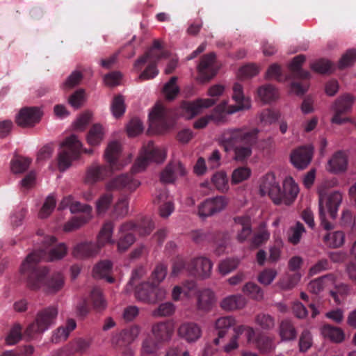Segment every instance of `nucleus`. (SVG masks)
<instances>
[{
    "label": "nucleus",
    "instance_id": "obj_1",
    "mask_svg": "<svg viewBox=\"0 0 356 356\" xmlns=\"http://www.w3.org/2000/svg\"><path fill=\"white\" fill-rule=\"evenodd\" d=\"M257 135V129H229L223 131L220 140L226 151L233 148L235 159L242 161L250 156L251 147L256 143Z\"/></svg>",
    "mask_w": 356,
    "mask_h": 356
},
{
    "label": "nucleus",
    "instance_id": "obj_2",
    "mask_svg": "<svg viewBox=\"0 0 356 356\" xmlns=\"http://www.w3.org/2000/svg\"><path fill=\"white\" fill-rule=\"evenodd\" d=\"M67 248L65 243L56 244V238L53 236H47L42 241L41 250L29 254L21 266L22 273L29 272L35 268L41 261H53L63 258L67 254Z\"/></svg>",
    "mask_w": 356,
    "mask_h": 356
},
{
    "label": "nucleus",
    "instance_id": "obj_3",
    "mask_svg": "<svg viewBox=\"0 0 356 356\" xmlns=\"http://www.w3.org/2000/svg\"><path fill=\"white\" fill-rule=\"evenodd\" d=\"M261 196L268 195L275 204L290 205L299 193V187L294 179H282L281 183L271 179L264 181L260 186Z\"/></svg>",
    "mask_w": 356,
    "mask_h": 356
},
{
    "label": "nucleus",
    "instance_id": "obj_4",
    "mask_svg": "<svg viewBox=\"0 0 356 356\" xmlns=\"http://www.w3.org/2000/svg\"><path fill=\"white\" fill-rule=\"evenodd\" d=\"M168 52L162 48L161 42L155 40L152 46L134 63V69L139 71L149 61L148 65L140 74L139 79L141 80H148L155 77L159 74L157 69L158 62L163 58H168Z\"/></svg>",
    "mask_w": 356,
    "mask_h": 356
},
{
    "label": "nucleus",
    "instance_id": "obj_5",
    "mask_svg": "<svg viewBox=\"0 0 356 356\" xmlns=\"http://www.w3.org/2000/svg\"><path fill=\"white\" fill-rule=\"evenodd\" d=\"M29 271H31V273L28 278L27 284L33 290L42 288L46 293L54 294L63 287L64 278L60 273H57L45 280L44 276L48 273V270L46 268L37 269L33 268Z\"/></svg>",
    "mask_w": 356,
    "mask_h": 356
},
{
    "label": "nucleus",
    "instance_id": "obj_6",
    "mask_svg": "<svg viewBox=\"0 0 356 356\" xmlns=\"http://www.w3.org/2000/svg\"><path fill=\"white\" fill-rule=\"evenodd\" d=\"M232 99L236 102L235 105L227 106V102L223 101L217 105L211 115V119L216 122H223L225 120V113L233 114L240 111L248 110L250 108V100L245 97L243 91V86L238 83H234L233 86Z\"/></svg>",
    "mask_w": 356,
    "mask_h": 356
},
{
    "label": "nucleus",
    "instance_id": "obj_7",
    "mask_svg": "<svg viewBox=\"0 0 356 356\" xmlns=\"http://www.w3.org/2000/svg\"><path fill=\"white\" fill-rule=\"evenodd\" d=\"M121 147L118 142L113 141L108 144L104 156L109 165L92 164L87 170L86 178H104L111 175L114 168H117V161L120 155Z\"/></svg>",
    "mask_w": 356,
    "mask_h": 356
},
{
    "label": "nucleus",
    "instance_id": "obj_8",
    "mask_svg": "<svg viewBox=\"0 0 356 356\" xmlns=\"http://www.w3.org/2000/svg\"><path fill=\"white\" fill-rule=\"evenodd\" d=\"M166 155V150L164 148L156 146L152 141L149 142L132 165L131 175L145 170L149 162H163L165 159Z\"/></svg>",
    "mask_w": 356,
    "mask_h": 356
},
{
    "label": "nucleus",
    "instance_id": "obj_9",
    "mask_svg": "<svg viewBox=\"0 0 356 356\" xmlns=\"http://www.w3.org/2000/svg\"><path fill=\"white\" fill-rule=\"evenodd\" d=\"M81 147V143L74 135L67 138L62 143V149L58 156V167L60 171H65L71 165L72 161L79 157Z\"/></svg>",
    "mask_w": 356,
    "mask_h": 356
},
{
    "label": "nucleus",
    "instance_id": "obj_10",
    "mask_svg": "<svg viewBox=\"0 0 356 356\" xmlns=\"http://www.w3.org/2000/svg\"><path fill=\"white\" fill-rule=\"evenodd\" d=\"M57 316L58 309L55 306L42 309L38 312L35 321L26 330V334L31 336L33 334L44 332L55 323Z\"/></svg>",
    "mask_w": 356,
    "mask_h": 356
},
{
    "label": "nucleus",
    "instance_id": "obj_11",
    "mask_svg": "<svg viewBox=\"0 0 356 356\" xmlns=\"http://www.w3.org/2000/svg\"><path fill=\"white\" fill-rule=\"evenodd\" d=\"M149 120L150 126L159 131L169 129L174 121L172 113L159 104H156L149 113Z\"/></svg>",
    "mask_w": 356,
    "mask_h": 356
},
{
    "label": "nucleus",
    "instance_id": "obj_12",
    "mask_svg": "<svg viewBox=\"0 0 356 356\" xmlns=\"http://www.w3.org/2000/svg\"><path fill=\"white\" fill-rule=\"evenodd\" d=\"M353 104V98L350 95H343L337 98L332 106L334 115L331 122L337 124H342L348 122L350 119L342 115L350 111Z\"/></svg>",
    "mask_w": 356,
    "mask_h": 356
},
{
    "label": "nucleus",
    "instance_id": "obj_13",
    "mask_svg": "<svg viewBox=\"0 0 356 356\" xmlns=\"http://www.w3.org/2000/svg\"><path fill=\"white\" fill-rule=\"evenodd\" d=\"M314 154L312 145L300 146L294 149L290 155V161L298 170L305 169L311 163Z\"/></svg>",
    "mask_w": 356,
    "mask_h": 356
},
{
    "label": "nucleus",
    "instance_id": "obj_14",
    "mask_svg": "<svg viewBox=\"0 0 356 356\" xmlns=\"http://www.w3.org/2000/svg\"><path fill=\"white\" fill-rule=\"evenodd\" d=\"M42 112L38 107H24L15 117L16 124L21 127H32L38 124L42 118Z\"/></svg>",
    "mask_w": 356,
    "mask_h": 356
},
{
    "label": "nucleus",
    "instance_id": "obj_15",
    "mask_svg": "<svg viewBox=\"0 0 356 356\" xmlns=\"http://www.w3.org/2000/svg\"><path fill=\"white\" fill-rule=\"evenodd\" d=\"M213 264L204 257H196L191 260L187 264L186 270L192 275L206 279L210 277Z\"/></svg>",
    "mask_w": 356,
    "mask_h": 356
},
{
    "label": "nucleus",
    "instance_id": "obj_16",
    "mask_svg": "<svg viewBox=\"0 0 356 356\" xmlns=\"http://www.w3.org/2000/svg\"><path fill=\"white\" fill-rule=\"evenodd\" d=\"M214 99H198L194 102H184L181 108L182 115L187 119H191L201 113L203 108H209L215 104Z\"/></svg>",
    "mask_w": 356,
    "mask_h": 356
},
{
    "label": "nucleus",
    "instance_id": "obj_17",
    "mask_svg": "<svg viewBox=\"0 0 356 356\" xmlns=\"http://www.w3.org/2000/svg\"><path fill=\"white\" fill-rule=\"evenodd\" d=\"M216 54L211 52L204 55L197 66V71L200 78L205 81L211 79L216 74L217 69L215 66Z\"/></svg>",
    "mask_w": 356,
    "mask_h": 356
},
{
    "label": "nucleus",
    "instance_id": "obj_18",
    "mask_svg": "<svg viewBox=\"0 0 356 356\" xmlns=\"http://www.w3.org/2000/svg\"><path fill=\"white\" fill-rule=\"evenodd\" d=\"M227 205V202L222 197H217L205 200L199 207V215L205 218L222 211Z\"/></svg>",
    "mask_w": 356,
    "mask_h": 356
},
{
    "label": "nucleus",
    "instance_id": "obj_19",
    "mask_svg": "<svg viewBox=\"0 0 356 356\" xmlns=\"http://www.w3.org/2000/svg\"><path fill=\"white\" fill-rule=\"evenodd\" d=\"M151 332L157 342H168L173 335L174 325L170 321L158 322L152 325Z\"/></svg>",
    "mask_w": 356,
    "mask_h": 356
},
{
    "label": "nucleus",
    "instance_id": "obj_20",
    "mask_svg": "<svg viewBox=\"0 0 356 356\" xmlns=\"http://www.w3.org/2000/svg\"><path fill=\"white\" fill-rule=\"evenodd\" d=\"M100 250L95 243L84 241L76 243L72 250V255L79 259H89L95 257Z\"/></svg>",
    "mask_w": 356,
    "mask_h": 356
},
{
    "label": "nucleus",
    "instance_id": "obj_21",
    "mask_svg": "<svg viewBox=\"0 0 356 356\" xmlns=\"http://www.w3.org/2000/svg\"><path fill=\"white\" fill-rule=\"evenodd\" d=\"M202 333L201 327L194 322L184 323L178 328L179 336L188 343L197 341L200 339Z\"/></svg>",
    "mask_w": 356,
    "mask_h": 356
},
{
    "label": "nucleus",
    "instance_id": "obj_22",
    "mask_svg": "<svg viewBox=\"0 0 356 356\" xmlns=\"http://www.w3.org/2000/svg\"><path fill=\"white\" fill-rule=\"evenodd\" d=\"M332 286H335L339 289L346 290L347 289L346 285H337L334 275H327L311 281L308 285V290L312 293L318 294L324 289L331 287Z\"/></svg>",
    "mask_w": 356,
    "mask_h": 356
},
{
    "label": "nucleus",
    "instance_id": "obj_23",
    "mask_svg": "<svg viewBox=\"0 0 356 356\" xmlns=\"http://www.w3.org/2000/svg\"><path fill=\"white\" fill-rule=\"evenodd\" d=\"M216 302L214 292L208 289H203L197 295L196 309L199 312L208 313L212 309Z\"/></svg>",
    "mask_w": 356,
    "mask_h": 356
},
{
    "label": "nucleus",
    "instance_id": "obj_24",
    "mask_svg": "<svg viewBox=\"0 0 356 356\" xmlns=\"http://www.w3.org/2000/svg\"><path fill=\"white\" fill-rule=\"evenodd\" d=\"M348 163L347 154L343 151H337L328 161L327 170L333 174H340L347 170Z\"/></svg>",
    "mask_w": 356,
    "mask_h": 356
},
{
    "label": "nucleus",
    "instance_id": "obj_25",
    "mask_svg": "<svg viewBox=\"0 0 356 356\" xmlns=\"http://www.w3.org/2000/svg\"><path fill=\"white\" fill-rule=\"evenodd\" d=\"M247 305L246 298L241 294L229 295L222 299L220 307L225 312H234L243 309Z\"/></svg>",
    "mask_w": 356,
    "mask_h": 356
},
{
    "label": "nucleus",
    "instance_id": "obj_26",
    "mask_svg": "<svg viewBox=\"0 0 356 356\" xmlns=\"http://www.w3.org/2000/svg\"><path fill=\"white\" fill-rule=\"evenodd\" d=\"M236 325V319L233 316H221L217 318L214 323L215 329L218 331V337L214 339L216 345L220 344V339H223L227 334L229 328Z\"/></svg>",
    "mask_w": 356,
    "mask_h": 356
},
{
    "label": "nucleus",
    "instance_id": "obj_27",
    "mask_svg": "<svg viewBox=\"0 0 356 356\" xmlns=\"http://www.w3.org/2000/svg\"><path fill=\"white\" fill-rule=\"evenodd\" d=\"M114 230V223L111 221H107L104 223L97 236L96 245L101 250L107 244H114L115 240L113 238Z\"/></svg>",
    "mask_w": 356,
    "mask_h": 356
},
{
    "label": "nucleus",
    "instance_id": "obj_28",
    "mask_svg": "<svg viewBox=\"0 0 356 356\" xmlns=\"http://www.w3.org/2000/svg\"><path fill=\"white\" fill-rule=\"evenodd\" d=\"M140 182L138 179H111L107 184L109 189L122 190L126 192H132L139 186Z\"/></svg>",
    "mask_w": 356,
    "mask_h": 356
},
{
    "label": "nucleus",
    "instance_id": "obj_29",
    "mask_svg": "<svg viewBox=\"0 0 356 356\" xmlns=\"http://www.w3.org/2000/svg\"><path fill=\"white\" fill-rule=\"evenodd\" d=\"M305 61L304 55H298L295 56L289 65V70L293 76L296 78L302 79H308L310 77V73L302 68V65Z\"/></svg>",
    "mask_w": 356,
    "mask_h": 356
},
{
    "label": "nucleus",
    "instance_id": "obj_30",
    "mask_svg": "<svg viewBox=\"0 0 356 356\" xmlns=\"http://www.w3.org/2000/svg\"><path fill=\"white\" fill-rule=\"evenodd\" d=\"M187 174V170L183 164L177 161H171L162 172L160 178H175L184 177Z\"/></svg>",
    "mask_w": 356,
    "mask_h": 356
},
{
    "label": "nucleus",
    "instance_id": "obj_31",
    "mask_svg": "<svg viewBox=\"0 0 356 356\" xmlns=\"http://www.w3.org/2000/svg\"><path fill=\"white\" fill-rule=\"evenodd\" d=\"M113 264L109 260H104L97 263L93 268L92 275L95 278H105L109 283L114 282V278L108 276L111 270Z\"/></svg>",
    "mask_w": 356,
    "mask_h": 356
},
{
    "label": "nucleus",
    "instance_id": "obj_32",
    "mask_svg": "<svg viewBox=\"0 0 356 356\" xmlns=\"http://www.w3.org/2000/svg\"><path fill=\"white\" fill-rule=\"evenodd\" d=\"M278 332L282 341L294 340L297 336L294 325L288 319H284L280 322Z\"/></svg>",
    "mask_w": 356,
    "mask_h": 356
},
{
    "label": "nucleus",
    "instance_id": "obj_33",
    "mask_svg": "<svg viewBox=\"0 0 356 356\" xmlns=\"http://www.w3.org/2000/svg\"><path fill=\"white\" fill-rule=\"evenodd\" d=\"M321 332L324 338L334 343H341L345 338L344 332L341 328L330 325L323 326Z\"/></svg>",
    "mask_w": 356,
    "mask_h": 356
},
{
    "label": "nucleus",
    "instance_id": "obj_34",
    "mask_svg": "<svg viewBox=\"0 0 356 356\" xmlns=\"http://www.w3.org/2000/svg\"><path fill=\"white\" fill-rule=\"evenodd\" d=\"M327 184L325 183L321 185L318 188V193L319 195L318 206H319V217L321 219V224L325 230H331L333 229V225L326 220L325 213L324 211L323 201L326 193Z\"/></svg>",
    "mask_w": 356,
    "mask_h": 356
},
{
    "label": "nucleus",
    "instance_id": "obj_35",
    "mask_svg": "<svg viewBox=\"0 0 356 356\" xmlns=\"http://www.w3.org/2000/svg\"><path fill=\"white\" fill-rule=\"evenodd\" d=\"M32 159L28 157L17 156L10 161V169L14 174L24 172L30 166Z\"/></svg>",
    "mask_w": 356,
    "mask_h": 356
},
{
    "label": "nucleus",
    "instance_id": "obj_36",
    "mask_svg": "<svg viewBox=\"0 0 356 356\" xmlns=\"http://www.w3.org/2000/svg\"><path fill=\"white\" fill-rule=\"evenodd\" d=\"M341 202L342 195L338 191L332 193L327 197V208L330 216L334 219L337 216L338 209Z\"/></svg>",
    "mask_w": 356,
    "mask_h": 356
},
{
    "label": "nucleus",
    "instance_id": "obj_37",
    "mask_svg": "<svg viewBox=\"0 0 356 356\" xmlns=\"http://www.w3.org/2000/svg\"><path fill=\"white\" fill-rule=\"evenodd\" d=\"M92 216H75L68 220L63 226V230L66 232L75 231L92 219Z\"/></svg>",
    "mask_w": 356,
    "mask_h": 356
},
{
    "label": "nucleus",
    "instance_id": "obj_38",
    "mask_svg": "<svg viewBox=\"0 0 356 356\" xmlns=\"http://www.w3.org/2000/svg\"><path fill=\"white\" fill-rule=\"evenodd\" d=\"M242 291L257 301H261L264 298L261 288L254 282H249L244 284Z\"/></svg>",
    "mask_w": 356,
    "mask_h": 356
},
{
    "label": "nucleus",
    "instance_id": "obj_39",
    "mask_svg": "<svg viewBox=\"0 0 356 356\" xmlns=\"http://www.w3.org/2000/svg\"><path fill=\"white\" fill-rule=\"evenodd\" d=\"M255 346L261 353H269L275 349V344L273 338L260 334L255 340Z\"/></svg>",
    "mask_w": 356,
    "mask_h": 356
},
{
    "label": "nucleus",
    "instance_id": "obj_40",
    "mask_svg": "<svg viewBox=\"0 0 356 356\" xmlns=\"http://www.w3.org/2000/svg\"><path fill=\"white\" fill-rule=\"evenodd\" d=\"M76 324L74 320L68 319L66 325L58 328L54 332V337L56 342L67 339L70 333L76 328Z\"/></svg>",
    "mask_w": 356,
    "mask_h": 356
},
{
    "label": "nucleus",
    "instance_id": "obj_41",
    "mask_svg": "<svg viewBox=\"0 0 356 356\" xmlns=\"http://www.w3.org/2000/svg\"><path fill=\"white\" fill-rule=\"evenodd\" d=\"M103 137L104 129L102 126L95 124L90 128L87 135V141L90 145H98L103 140Z\"/></svg>",
    "mask_w": 356,
    "mask_h": 356
},
{
    "label": "nucleus",
    "instance_id": "obj_42",
    "mask_svg": "<svg viewBox=\"0 0 356 356\" xmlns=\"http://www.w3.org/2000/svg\"><path fill=\"white\" fill-rule=\"evenodd\" d=\"M301 275L299 273L288 275L281 278L277 283L278 287L284 291H289L294 288L300 282Z\"/></svg>",
    "mask_w": 356,
    "mask_h": 356
},
{
    "label": "nucleus",
    "instance_id": "obj_43",
    "mask_svg": "<svg viewBox=\"0 0 356 356\" xmlns=\"http://www.w3.org/2000/svg\"><path fill=\"white\" fill-rule=\"evenodd\" d=\"M113 195L111 193L102 195L96 201V211L97 215H104L113 203Z\"/></svg>",
    "mask_w": 356,
    "mask_h": 356
},
{
    "label": "nucleus",
    "instance_id": "obj_44",
    "mask_svg": "<svg viewBox=\"0 0 356 356\" xmlns=\"http://www.w3.org/2000/svg\"><path fill=\"white\" fill-rule=\"evenodd\" d=\"M257 94L261 100L266 103L273 101L277 97V91L270 84H266L259 88Z\"/></svg>",
    "mask_w": 356,
    "mask_h": 356
},
{
    "label": "nucleus",
    "instance_id": "obj_45",
    "mask_svg": "<svg viewBox=\"0 0 356 356\" xmlns=\"http://www.w3.org/2000/svg\"><path fill=\"white\" fill-rule=\"evenodd\" d=\"M149 286L148 283H143L139 287L136 289L135 297L136 298L141 302L146 303H156V300L154 299L150 294L149 290L147 289Z\"/></svg>",
    "mask_w": 356,
    "mask_h": 356
},
{
    "label": "nucleus",
    "instance_id": "obj_46",
    "mask_svg": "<svg viewBox=\"0 0 356 356\" xmlns=\"http://www.w3.org/2000/svg\"><path fill=\"white\" fill-rule=\"evenodd\" d=\"M255 323L262 330H270L275 327V319L268 314L260 313L255 316Z\"/></svg>",
    "mask_w": 356,
    "mask_h": 356
},
{
    "label": "nucleus",
    "instance_id": "obj_47",
    "mask_svg": "<svg viewBox=\"0 0 356 356\" xmlns=\"http://www.w3.org/2000/svg\"><path fill=\"white\" fill-rule=\"evenodd\" d=\"M175 312V306L170 302L161 303L152 312V316L155 318L165 317L172 315Z\"/></svg>",
    "mask_w": 356,
    "mask_h": 356
},
{
    "label": "nucleus",
    "instance_id": "obj_48",
    "mask_svg": "<svg viewBox=\"0 0 356 356\" xmlns=\"http://www.w3.org/2000/svg\"><path fill=\"white\" fill-rule=\"evenodd\" d=\"M124 99L122 95H118L113 97L111 105V110L116 118L121 117L125 112Z\"/></svg>",
    "mask_w": 356,
    "mask_h": 356
},
{
    "label": "nucleus",
    "instance_id": "obj_49",
    "mask_svg": "<svg viewBox=\"0 0 356 356\" xmlns=\"http://www.w3.org/2000/svg\"><path fill=\"white\" fill-rule=\"evenodd\" d=\"M323 241L330 247L339 248L344 243V234L340 231L329 233L323 237Z\"/></svg>",
    "mask_w": 356,
    "mask_h": 356
},
{
    "label": "nucleus",
    "instance_id": "obj_50",
    "mask_svg": "<svg viewBox=\"0 0 356 356\" xmlns=\"http://www.w3.org/2000/svg\"><path fill=\"white\" fill-rule=\"evenodd\" d=\"M89 346L90 343L88 341L79 339L63 348L62 351H65V353L62 356H67L68 355L73 354L75 352L83 351L88 348Z\"/></svg>",
    "mask_w": 356,
    "mask_h": 356
},
{
    "label": "nucleus",
    "instance_id": "obj_51",
    "mask_svg": "<svg viewBox=\"0 0 356 356\" xmlns=\"http://www.w3.org/2000/svg\"><path fill=\"white\" fill-rule=\"evenodd\" d=\"M22 327L19 323L14 324L10 328L8 335L6 337L5 341L8 345H15L18 343L22 337Z\"/></svg>",
    "mask_w": 356,
    "mask_h": 356
},
{
    "label": "nucleus",
    "instance_id": "obj_52",
    "mask_svg": "<svg viewBox=\"0 0 356 356\" xmlns=\"http://www.w3.org/2000/svg\"><path fill=\"white\" fill-rule=\"evenodd\" d=\"M147 270L143 266H138L132 270L131 278L127 284L126 291L130 292L134 286L146 275Z\"/></svg>",
    "mask_w": 356,
    "mask_h": 356
},
{
    "label": "nucleus",
    "instance_id": "obj_53",
    "mask_svg": "<svg viewBox=\"0 0 356 356\" xmlns=\"http://www.w3.org/2000/svg\"><path fill=\"white\" fill-rule=\"evenodd\" d=\"M239 264L236 259H226L218 264V270L222 275H226L236 270Z\"/></svg>",
    "mask_w": 356,
    "mask_h": 356
},
{
    "label": "nucleus",
    "instance_id": "obj_54",
    "mask_svg": "<svg viewBox=\"0 0 356 356\" xmlns=\"http://www.w3.org/2000/svg\"><path fill=\"white\" fill-rule=\"evenodd\" d=\"M56 201L55 197L50 195L47 197L45 201L38 213V216L40 218H46L50 216L56 207Z\"/></svg>",
    "mask_w": 356,
    "mask_h": 356
},
{
    "label": "nucleus",
    "instance_id": "obj_55",
    "mask_svg": "<svg viewBox=\"0 0 356 356\" xmlns=\"http://www.w3.org/2000/svg\"><path fill=\"white\" fill-rule=\"evenodd\" d=\"M177 77L172 76L163 86V90L168 99H173L179 93V89L177 86Z\"/></svg>",
    "mask_w": 356,
    "mask_h": 356
},
{
    "label": "nucleus",
    "instance_id": "obj_56",
    "mask_svg": "<svg viewBox=\"0 0 356 356\" xmlns=\"http://www.w3.org/2000/svg\"><path fill=\"white\" fill-rule=\"evenodd\" d=\"M356 61V49H350L341 56L338 63V67L341 70L348 67Z\"/></svg>",
    "mask_w": 356,
    "mask_h": 356
},
{
    "label": "nucleus",
    "instance_id": "obj_57",
    "mask_svg": "<svg viewBox=\"0 0 356 356\" xmlns=\"http://www.w3.org/2000/svg\"><path fill=\"white\" fill-rule=\"evenodd\" d=\"M277 272L273 268H266L262 270L258 275V281L260 284L268 286L275 279Z\"/></svg>",
    "mask_w": 356,
    "mask_h": 356
},
{
    "label": "nucleus",
    "instance_id": "obj_58",
    "mask_svg": "<svg viewBox=\"0 0 356 356\" xmlns=\"http://www.w3.org/2000/svg\"><path fill=\"white\" fill-rule=\"evenodd\" d=\"M90 296L93 306L96 309L102 310L106 307V302L99 288H94L91 291Z\"/></svg>",
    "mask_w": 356,
    "mask_h": 356
},
{
    "label": "nucleus",
    "instance_id": "obj_59",
    "mask_svg": "<svg viewBox=\"0 0 356 356\" xmlns=\"http://www.w3.org/2000/svg\"><path fill=\"white\" fill-rule=\"evenodd\" d=\"M158 343L155 339L150 337H146L142 342V354L146 355L154 354L159 349Z\"/></svg>",
    "mask_w": 356,
    "mask_h": 356
},
{
    "label": "nucleus",
    "instance_id": "obj_60",
    "mask_svg": "<svg viewBox=\"0 0 356 356\" xmlns=\"http://www.w3.org/2000/svg\"><path fill=\"white\" fill-rule=\"evenodd\" d=\"M168 268L163 264H158L152 273V281L154 284H159L165 278Z\"/></svg>",
    "mask_w": 356,
    "mask_h": 356
},
{
    "label": "nucleus",
    "instance_id": "obj_61",
    "mask_svg": "<svg viewBox=\"0 0 356 356\" xmlns=\"http://www.w3.org/2000/svg\"><path fill=\"white\" fill-rule=\"evenodd\" d=\"M136 241L135 236L131 233L122 235L117 242L118 251L124 252L127 251Z\"/></svg>",
    "mask_w": 356,
    "mask_h": 356
},
{
    "label": "nucleus",
    "instance_id": "obj_62",
    "mask_svg": "<svg viewBox=\"0 0 356 356\" xmlns=\"http://www.w3.org/2000/svg\"><path fill=\"white\" fill-rule=\"evenodd\" d=\"M305 232L303 225L298 222L294 227H291L289 241L292 244H298L301 238L302 234Z\"/></svg>",
    "mask_w": 356,
    "mask_h": 356
},
{
    "label": "nucleus",
    "instance_id": "obj_63",
    "mask_svg": "<svg viewBox=\"0 0 356 356\" xmlns=\"http://www.w3.org/2000/svg\"><path fill=\"white\" fill-rule=\"evenodd\" d=\"M195 283L194 282H188L184 283L183 286H175L172 289V298L175 301H177L180 299V296L181 293H184L187 295L188 292L195 289Z\"/></svg>",
    "mask_w": 356,
    "mask_h": 356
},
{
    "label": "nucleus",
    "instance_id": "obj_64",
    "mask_svg": "<svg viewBox=\"0 0 356 356\" xmlns=\"http://www.w3.org/2000/svg\"><path fill=\"white\" fill-rule=\"evenodd\" d=\"M122 331L124 334L125 340L127 341V344H131L138 339L141 332V327L138 325H133L122 330Z\"/></svg>",
    "mask_w": 356,
    "mask_h": 356
}]
</instances>
